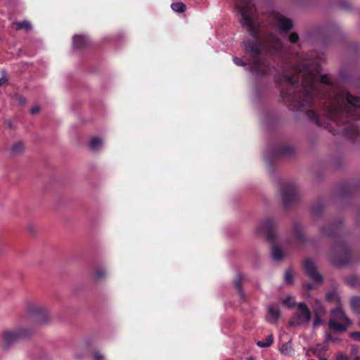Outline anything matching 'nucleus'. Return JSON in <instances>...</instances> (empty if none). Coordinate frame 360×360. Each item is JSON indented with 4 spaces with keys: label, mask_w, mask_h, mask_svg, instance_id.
I'll use <instances>...</instances> for the list:
<instances>
[{
    "label": "nucleus",
    "mask_w": 360,
    "mask_h": 360,
    "mask_svg": "<svg viewBox=\"0 0 360 360\" xmlns=\"http://www.w3.org/2000/svg\"><path fill=\"white\" fill-rule=\"evenodd\" d=\"M295 75H283L281 82L294 86L302 77V86L303 93L302 96L291 95L282 92L283 96L290 102L292 110H301L313 100L314 97L319 93L323 85H328L331 79L328 75H322L320 80L318 75L321 72V67L318 62L314 59L303 58L300 60L295 68Z\"/></svg>",
    "instance_id": "1"
},
{
    "label": "nucleus",
    "mask_w": 360,
    "mask_h": 360,
    "mask_svg": "<svg viewBox=\"0 0 360 360\" xmlns=\"http://www.w3.org/2000/svg\"><path fill=\"white\" fill-rule=\"evenodd\" d=\"M326 117L338 123L350 124L344 131L351 136H357V129L350 122L360 118V98L351 95L342 89H334L328 95L326 108Z\"/></svg>",
    "instance_id": "2"
},
{
    "label": "nucleus",
    "mask_w": 360,
    "mask_h": 360,
    "mask_svg": "<svg viewBox=\"0 0 360 360\" xmlns=\"http://www.w3.org/2000/svg\"><path fill=\"white\" fill-rule=\"evenodd\" d=\"M236 6L238 8L240 15V23L253 38L252 44L244 43L246 51L250 56V70L257 75H264L269 70L268 65L261 57L259 43L260 25L257 19L255 6L251 0H236Z\"/></svg>",
    "instance_id": "3"
},
{
    "label": "nucleus",
    "mask_w": 360,
    "mask_h": 360,
    "mask_svg": "<svg viewBox=\"0 0 360 360\" xmlns=\"http://www.w3.org/2000/svg\"><path fill=\"white\" fill-rule=\"evenodd\" d=\"M27 318L34 324L45 325L50 321L49 311L40 304L28 302L25 307Z\"/></svg>",
    "instance_id": "4"
},
{
    "label": "nucleus",
    "mask_w": 360,
    "mask_h": 360,
    "mask_svg": "<svg viewBox=\"0 0 360 360\" xmlns=\"http://www.w3.org/2000/svg\"><path fill=\"white\" fill-rule=\"evenodd\" d=\"M331 319L328 321V326L330 329L335 331L343 332L349 327L352 323L346 315L341 304L337 305L330 311Z\"/></svg>",
    "instance_id": "5"
},
{
    "label": "nucleus",
    "mask_w": 360,
    "mask_h": 360,
    "mask_svg": "<svg viewBox=\"0 0 360 360\" xmlns=\"http://www.w3.org/2000/svg\"><path fill=\"white\" fill-rule=\"evenodd\" d=\"M311 319V312L304 303L297 304V311L290 320V325L297 326L308 323Z\"/></svg>",
    "instance_id": "6"
},
{
    "label": "nucleus",
    "mask_w": 360,
    "mask_h": 360,
    "mask_svg": "<svg viewBox=\"0 0 360 360\" xmlns=\"http://www.w3.org/2000/svg\"><path fill=\"white\" fill-rule=\"evenodd\" d=\"M276 226V222L273 219L266 218L259 223L256 232L259 236H266L269 240H273Z\"/></svg>",
    "instance_id": "7"
},
{
    "label": "nucleus",
    "mask_w": 360,
    "mask_h": 360,
    "mask_svg": "<svg viewBox=\"0 0 360 360\" xmlns=\"http://www.w3.org/2000/svg\"><path fill=\"white\" fill-rule=\"evenodd\" d=\"M304 269L307 275L314 281L321 282V275L317 271L315 264L311 259H307L304 263Z\"/></svg>",
    "instance_id": "8"
},
{
    "label": "nucleus",
    "mask_w": 360,
    "mask_h": 360,
    "mask_svg": "<svg viewBox=\"0 0 360 360\" xmlns=\"http://www.w3.org/2000/svg\"><path fill=\"white\" fill-rule=\"evenodd\" d=\"M297 191L294 187H283L281 191L282 200L284 205H288L297 198Z\"/></svg>",
    "instance_id": "9"
},
{
    "label": "nucleus",
    "mask_w": 360,
    "mask_h": 360,
    "mask_svg": "<svg viewBox=\"0 0 360 360\" xmlns=\"http://www.w3.org/2000/svg\"><path fill=\"white\" fill-rule=\"evenodd\" d=\"M275 25L283 32H288L290 30L292 24L290 19L283 17L281 15H276L274 19Z\"/></svg>",
    "instance_id": "10"
},
{
    "label": "nucleus",
    "mask_w": 360,
    "mask_h": 360,
    "mask_svg": "<svg viewBox=\"0 0 360 360\" xmlns=\"http://www.w3.org/2000/svg\"><path fill=\"white\" fill-rule=\"evenodd\" d=\"M264 46L266 49H271L275 51H278L282 47V43L277 37L271 35L265 41Z\"/></svg>",
    "instance_id": "11"
},
{
    "label": "nucleus",
    "mask_w": 360,
    "mask_h": 360,
    "mask_svg": "<svg viewBox=\"0 0 360 360\" xmlns=\"http://www.w3.org/2000/svg\"><path fill=\"white\" fill-rule=\"evenodd\" d=\"M2 338L6 345H11L18 340H20L15 328L4 331L2 333Z\"/></svg>",
    "instance_id": "12"
},
{
    "label": "nucleus",
    "mask_w": 360,
    "mask_h": 360,
    "mask_svg": "<svg viewBox=\"0 0 360 360\" xmlns=\"http://www.w3.org/2000/svg\"><path fill=\"white\" fill-rule=\"evenodd\" d=\"M293 233L296 243H302L305 240L304 233L302 225L299 223L293 224Z\"/></svg>",
    "instance_id": "13"
},
{
    "label": "nucleus",
    "mask_w": 360,
    "mask_h": 360,
    "mask_svg": "<svg viewBox=\"0 0 360 360\" xmlns=\"http://www.w3.org/2000/svg\"><path fill=\"white\" fill-rule=\"evenodd\" d=\"M73 46L75 49H82L87 45L88 39L83 35H75L72 39Z\"/></svg>",
    "instance_id": "14"
},
{
    "label": "nucleus",
    "mask_w": 360,
    "mask_h": 360,
    "mask_svg": "<svg viewBox=\"0 0 360 360\" xmlns=\"http://www.w3.org/2000/svg\"><path fill=\"white\" fill-rule=\"evenodd\" d=\"M25 149V143L18 141L15 142L11 147L10 152L12 155H19L22 154Z\"/></svg>",
    "instance_id": "15"
},
{
    "label": "nucleus",
    "mask_w": 360,
    "mask_h": 360,
    "mask_svg": "<svg viewBox=\"0 0 360 360\" xmlns=\"http://www.w3.org/2000/svg\"><path fill=\"white\" fill-rule=\"evenodd\" d=\"M19 340L25 339L30 338L32 333L33 330L24 326H19L15 328Z\"/></svg>",
    "instance_id": "16"
},
{
    "label": "nucleus",
    "mask_w": 360,
    "mask_h": 360,
    "mask_svg": "<svg viewBox=\"0 0 360 360\" xmlns=\"http://www.w3.org/2000/svg\"><path fill=\"white\" fill-rule=\"evenodd\" d=\"M326 299L328 302H333L337 305L341 304L340 297L335 290L328 292L326 294Z\"/></svg>",
    "instance_id": "17"
},
{
    "label": "nucleus",
    "mask_w": 360,
    "mask_h": 360,
    "mask_svg": "<svg viewBox=\"0 0 360 360\" xmlns=\"http://www.w3.org/2000/svg\"><path fill=\"white\" fill-rule=\"evenodd\" d=\"M90 148L94 151L100 150L103 146V141L98 137H94L89 143Z\"/></svg>",
    "instance_id": "18"
},
{
    "label": "nucleus",
    "mask_w": 360,
    "mask_h": 360,
    "mask_svg": "<svg viewBox=\"0 0 360 360\" xmlns=\"http://www.w3.org/2000/svg\"><path fill=\"white\" fill-rule=\"evenodd\" d=\"M332 252L335 255L343 256L347 254V248L343 243H338L333 247Z\"/></svg>",
    "instance_id": "19"
},
{
    "label": "nucleus",
    "mask_w": 360,
    "mask_h": 360,
    "mask_svg": "<svg viewBox=\"0 0 360 360\" xmlns=\"http://www.w3.org/2000/svg\"><path fill=\"white\" fill-rule=\"evenodd\" d=\"M350 305L352 311L357 316H360V297H352L350 301Z\"/></svg>",
    "instance_id": "20"
},
{
    "label": "nucleus",
    "mask_w": 360,
    "mask_h": 360,
    "mask_svg": "<svg viewBox=\"0 0 360 360\" xmlns=\"http://www.w3.org/2000/svg\"><path fill=\"white\" fill-rule=\"evenodd\" d=\"M328 349V346L326 342L318 344L314 349V354L317 356H320V355H323Z\"/></svg>",
    "instance_id": "21"
},
{
    "label": "nucleus",
    "mask_w": 360,
    "mask_h": 360,
    "mask_svg": "<svg viewBox=\"0 0 360 360\" xmlns=\"http://www.w3.org/2000/svg\"><path fill=\"white\" fill-rule=\"evenodd\" d=\"M307 116L309 119L314 121L316 124H317L319 126L323 127L325 126L324 123L322 122L320 115H318L316 112L313 110H309L307 111Z\"/></svg>",
    "instance_id": "22"
},
{
    "label": "nucleus",
    "mask_w": 360,
    "mask_h": 360,
    "mask_svg": "<svg viewBox=\"0 0 360 360\" xmlns=\"http://www.w3.org/2000/svg\"><path fill=\"white\" fill-rule=\"evenodd\" d=\"M269 314L274 321H276L280 316V310L277 306L270 305L269 307Z\"/></svg>",
    "instance_id": "23"
},
{
    "label": "nucleus",
    "mask_w": 360,
    "mask_h": 360,
    "mask_svg": "<svg viewBox=\"0 0 360 360\" xmlns=\"http://www.w3.org/2000/svg\"><path fill=\"white\" fill-rule=\"evenodd\" d=\"M326 312V309L321 302L317 299L314 300V313L316 316H321Z\"/></svg>",
    "instance_id": "24"
},
{
    "label": "nucleus",
    "mask_w": 360,
    "mask_h": 360,
    "mask_svg": "<svg viewBox=\"0 0 360 360\" xmlns=\"http://www.w3.org/2000/svg\"><path fill=\"white\" fill-rule=\"evenodd\" d=\"M274 342V336L269 335L265 340H259L257 342V345L259 347H268L272 345Z\"/></svg>",
    "instance_id": "25"
},
{
    "label": "nucleus",
    "mask_w": 360,
    "mask_h": 360,
    "mask_svg": "<svg viewBox=\"0 0 360 360\" xmlns=\"http://www.w3.org/2000/svg\"><path fill=\"white\" fill-rule=\"evenodd\" d=\"M14 25H15L16 30L25 29L26 30H30L32 29L31 24L26 20L22 22H16L14 23Z\"/></svg>",
    "instance_id": "26"
},
{
    "label": "nucleus",
    "mask_w": 360,
    "mask_h": 360,
    "mask_svg": "<svg viewBox=\"0 0 360 360\" xmlns=\"http://www.w3.org/2000/svg\"><path fill=\"white\" fill-rule=\"evenodd\" d=\"M272 257L275 260H280L283 257V252L278 246L272 248Z\"/></svg>",
    "instance_id": "27"
},
{
    "label": "nucleus",
    "mask_w": 360,
    "mask_h": 360,
    "mask_svg": "<svg viewBox=\"0 0 360 360\" xmlns=\"http://www.w3.org/2000/svg\"><path fill=\"white\" fill-rule=\"evenodd\" d=\"M171 7L174 11L177 13H183L186 8V6L181 2L173 3Z\"/></svg>",
    "instance_id": "28"
},
{
    "label": "nucleus",
    "mask_w": 360,
    "mask_h": 360,
    "mask_svg": "<svg viewBox=\"0 0 360 360\" xmlns=\"http://www.w3.org/2000/svg\"><path fill=\"white\" fill-rule=\"evenodd\" d=\"M243 278H244V276L242 274H239L237 275L236 280H235V285L239 290V292L242 297H243V294L241 290V286H242V280Z\"/></svg>",
    "instance_id": "29"
},
{
    "label": "nucleus",
    "mask_w": 360,
    "mask_h": 360,
    "mask_svg": "<svg viewBox=\"0 0 360 360\" xmlns=\"http://www.w3.org/2000/svg\"><path fill=\"white\" fill-rule=\"evenodd\" d=\"M280 351L285 355H290L292 352V347L289 343H286L281 346Z\"/></svg>",
    "instance_id": "30"
},
{
    "label": "nucleus",
    "mask_w": 360,
    "mask_h": 360,
    "mask_svg": "<svg viewBox=\"0 0 360 360\" xmlns=\"http://www.w3.org/2000/svg\"><path fill=\"white\" fill-rule=\"evenodd\" d=\"M284 280L287 283H292L293 281V275L290 269L287 270L284 274Z\"/></svg>",
    "instance_id": "31"
},
{
    "label": "nucleus",
    "mask_w": 360,
    "mask_h": 360,
    "mask_svg": "<svg viewBox=\"0 0 360 360\" xmlns=\"http://www.w3.org/2000/svg\"><path fill=\"white\" fill-rule=\"evenodd\" d=\"M359 278L355 276H350L347 278V282L348 284L352 286H355L359 283Z\"/></svg>",
    "instance_id": "32"
},
{
    "label": "nucleus",
    "mask_w": 360,
    "mask_h": 360,
    "mask_svg": "<svg viewBox=\"0 0 360 360\" xmlns=\"http://www.w3.org/2000/svg\"><path fill=\"white\" fill-rule=\"evenodd\" d=\"M105 274H106L104 270L101 269H97L96 271L95 272V275H94L95 279H96V280L102 279L103 278L105 277Z\"/></svg>",
    "instance_id": "33"
},
{
    "label": "nucleus",
    "mask_w": 360,
    "mask_h": 360,
    "mask_svg": "<svg viewBox=\"0 0 360 360\" xmlns=\"http://www.w3.org/2000/svg\"><path fill=\"white\" fill-rule=\"evenodd\" d=\"M283 303L286 304L287 306L291 307L295 305V302L293 297L290 296H288L284 300Z\"/></svg>",
    "instance_id": "34"
},
{
    "label": "nucleus",
    "mask_w": 360,
    "mask_h": 360,
    "mask_svg": "<svg viewBox=\"0 0 360 360\" xmlns=\"http://www.w3.org/2000/svg\"><path fill=\"white\" fill-rule=\"evenodd\" d=\"M105 356L99 352H94L93 353V360H104Z\"/></svg>",
    "instance_id": "35"
},
{
    "label": "nucleus",
    "mask_w": 360,
    "mask_h": 360,
    "mask_svg": "<svg viewBox=\"0 0 360 360\" xmlns=\"http://www.w3.org/2000/svg\"><path fill=\"white\" fill-rule=\"evenodd\" d=\"M299 36L297 33L293 32L289 36V40L291 43L295 44L298 41Z\"/></svg>",
    "instance_id": "36"
},
{
    "label": "nucleus",
    "mask_w": 360,
    "mask_h": 360,
    "mask_svg": "<svg viewBox=\"0 0 360 360\" xmlns=\"http://www.w3.org/2000/svg\"><path fill=\"white\" fill-rule=\"evenodd\" d=\"M233 61L238 66H244L245 65L240 58H238L237 57H233Z\"/></svg>",
    "instance_id": "37"
},
{
    "label": "nucleus",
    "mask_w": 360,
    "mask_h": 360,
    "mask_svg": "<svg viewBox=\"0 0 360 360\" xmlns=\"http://www.w3.org/2000/svg\"><path fill=\"white\" fill-rule=\"evenodd\" d=\"M350 336L356 340L360 341V332H354L350 333Z\"/></svg>",
    "instance_id": "38"
},
{
    "label": "nucleus",
    "mask_w": 360,
    "mask_h": 360,
    "mask_svg": "<svg viewBox=\"0 0 360 360\" xmlns=\"http://www.w3.org/2000/svg\"><path fill=\"white\" fill-rule=\"evenodd\" d=\"M333 342V341H335V339L332 338V336L329 334V333H326V339H325V342H326L328 344V342Z\"/></svg>",
    "instance_id": "39"
},
{
    "label": "nucleus",
    "mask_w": 360,
    "mask_h": 360,
    "mask_svg": "<svg viewBox=\"0 0 360 360\" xmlns=\"http://www.w3.org/2000/svg\"><path fill=\"white\" fill-rule=\"evenodd\" d=\"M39 108L38 107H34V108H32L31 109V111H30V112H31V113H32V114H35V113H37V112H39Z\"/></svg>",
    "instance_id": "40"
},
{
    "label": "nucleus",
    "mask_w": 360,
    "mask_h": 360,
    "mask_svg": "<svg viewBox=\"0 0 360 360\" xmlns=\"http://www.w3.org/2000/svg\"><path fill=\"white\" fill-rule=\"evenodd\" d=\"M7 82V79L5 77L0 78V86Z\"/></svg>",
    "instance_id": "41"
},
{
    "label": "nucleus",
    "mask_w": 360,
    "mask_h": 360,
    "mask_svg": "<svg viewBox=\"0 0 360 360\" xmlns=\"http://www.w3.org/2000/svg\"><path fill=\"white\" fill-rule=\"evenodd\" d=\"M337 360H349L348 358L343 355H340L338 356Z\"/></svg>",
    "instance_id": "42"
},
{
    "label": "nucleus",
    "mask_w": 360,
    "mask_h": 360,
    "mask_svg": "<svg viewBox=\"0 0 360 360\" xmlns=\"http://www.w3.org/2000/svg\"><path fill=\"white\" fill-rule=\"evenodd\" d=\"M320 316H316V319H315V321H314V325H318L320 322V318H319Z\"/></svg>",
    "instance_id": "43"
},
{
    "label": "nucleus",
    "mask_w": 360,
    "mask_h": 360,
    "mask_svg": "<svg viewBox=\"0 0 360 360\" xmlns=\"http://www.w3.org/2000/svg\"><path fill=\"white\" fill-rule=\"evenodd\" d=\"M304 287H305V288H306V289H307V290H311V289L313 288V286H312V285H311V284H305V285H304Z\"/></svg>",
    "instance_id": "44"
},
{
    "label": "nucleus",
    "mask_w": 360,
    "mask_h": 360,
    "mask_svg": "<svg viewBox=\"0 0 360 360\" xmlns=\"http://www.w3.org/2000/svg\"><path fill=\"white\" fill-rule=\"evenodd\" d=\"M320 360H328L326 358H324L323 355H320V356H318Z\"/></svg>",
    "instance_id": "45"
},
{
    "label": "nucleus",
    "mask_w": 360,
    "mask_h": 360,
    "mask_svg": "<svg viewBox=\"0 0 360 360\" xmlns=\"http://www.w3.org/2000/svg\"><path fill=\"white\" fill-rule=\"evenodd\" d=\"M352 354H353L354 355H355V354H356V349H355L354 347H352Z\"/></svg>",
    "instance_id": "46"
},
{
    "label": "nucleus",
    "mask_w": 360,
    "mask_h": 360,
    "mask_svg": "<svg viewBox=\"0 0 360 360\" xmlns=\"http://www.w3.org/2000/svg\"><path fill=\"white\" fill-rule=\"evenodd\" d=\"M354 360H360V356H356L354 357Z\"/></svg>",
    "instance_id": "47"
},
{
    "label": "nucleus",
    "mask_w": 360,
    "mask_h": 360,
    "mask_svg": "<svg viewBox=\"0 0 360 360\" xmlns=\"http://www.w3.org/2000/svg\"><path fill=\"white\" fill-rule=\"evenodd\" d=\"M358 317H359V325L360 326V316H358Z\"/></svg>",
    "instance_id": "48"
},
{
    "label": "nucleus",
    "mask_w": 360,
    "mask_h": 360,
    "mask_svg": "<svg viewBox=\"0 0 360 360\" xmlns=\"http://www.w3.org/2000/svg\"><path fill=\"white\" fill-rule=\"evenodd\" d=\"M247 360H253L252 357H249Z\"/></svg>",
    "instance_id": "49"
}]
</instances>
